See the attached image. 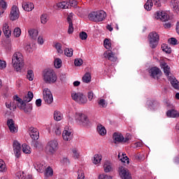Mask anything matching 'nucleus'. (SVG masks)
Segmentation results:
<instances>
[{
    "mask_svg": "<svg viewBox=\"0 0 179 179\" xmlns=\"http://www.w3.org/2000/svg\"><path fill=\"white\" fill-rule=\"evenodd\" d=\"M172 6L176 13H179V1L174 0L172 1Z\"/></svg>",
    "mask_w": 179,
    "mask_h": 179,
    "instance_id": "nucleus-36",
    "label": "nucleus"
},
{
    "mask_svg": "<svg viewBox=\"0 0 179 179\" xmlns=\"http://www.w3.org/2000/svg\"><path fill=\"white\" fill-rule=\"evenodd\" d=\"M41 22L42 24H45L48 22V15L47 14H42L41 16Z\"/></svg>",
    "mask_w": 179,
    "mask_h": 179,
    "instance_id": "nucleus-44",
    "label": "nucleus"
},
{
    "mask_svg": "<svg viewBox=\"0 0 179 179\" xmlns=\"http://www.w3.org/2000/svg\"><path fill=\"white\" fill-rule=\"evenodd\" d=\"M150 37V46L151 48H156L159 44V41L160 40V36L159 34L156 32H151L149 34Z\"/></svg>",
    "mask_w": 179,
    "mask_h": 179,
    "instance_id": "nucleus-6",
    "label": "nucleus"
},
{
    "mask_svg": "<svg viewBox=\"0 0 179 179\" xmlns=\"http://www.w3.org/2000/svg\"><path fill=\"white\" fill-rule=\"evenodd\" d=\"M166 115L171 118H178L179 113H178L177 110L172 109L167 111Z\"/></svg>",
    "mask_w": 179,
    "mask_h": 179,
    "instance_id": "nucleus-21",
    "label": "nucleus"
},
{
    "mask_svg": "<svg viewBox=\"0 0 179 179\" xmlns=\"http://www.w3.org/2000/svg\"><path fill=\"white\" fill-rule=\"evenodd\" d=\"M64 55L66 57H72V55H73V50L72 48H66L64 50Z\"/></svg>",
    "mask_w": 179,
    "mask_h": 179,
    "instance_id": "nucleus-45",
    "label": "nucleus"
},
{
    "mask_svg": "<svg viewBox=\"0 0 179 179\" xmlns=\"http://www.w3.org/2000/svg\"><path fill=\"white\" fill-rule=\"evenodd\" d=\"M155 18L157 19V20H162V22H167L169 19H170V16L167 13L163 10H158L155 13Z\"/></svg>",
    "mask_w": 179,
    "mask_h": 179,
    "instance_id": "nucleus-8",
    "label": "nucleus"
},
{
    "mask_svg": "<svg viewBox=\"0 0 179 179\" xmlns=\"http://www.w3.org/2000/svg\"><path fill=\"white\" fill-rule=\"evenodd\" d=\"M90 20L92 22H103L106 20V17H107V13L103 10L93 11L90 13L88 15Z\"/></svg>",
    "mask_w": 179,
    "mask_h": 179,
    "instance_id": "nucleus-2",
    "label": "nucleus"
},
{
    "mask_svg": "<svg viewBox=\"0 0 179 179\" xmlns=\"http://www.w3.org/2000/svg\"><path fill=\"white\" fill-rule=\"evenodd\" d=\"M6 68V62L0 59V69H5Z\"/></svg>",
    "mask_w": 179,
    "mask_h": 179,
    "instance_id": "nucleus-58",
    "label": "nucleus"
},
{
    "mask_svg": "<svg viewBox=\"0 0 179 179\" xmlns=\"http://www.w3.org/2000/svg\"><path fill=\"white\" fill-rule=\"evenodd\" d=\"M149 73L151 78H153V79H157V80H159V77L162 76V70L157 67H152L150 69Z\"/></svg>",
    "mask_w": 179,
    "mask_h": 179,
    "instance_id": "nucleus-12",
    "label": "nucleus"
},
{
    "mask_svg": "<svg viewBox=\"0 0 179 179\" xmlns=\"http://www.w3.org/2000/svg\"><path fill=\"white\" fill-rule=\"evenodd\" d=\"M99 179H113V178L108 175H99Z\"/></svg>",
    "mask_w": 179,
    "mask_h": 179,
    "instance_id": "nucleus-62",
    "label": "nucleus"
},
{
    "mask_svg": "<svg viewBox=\"0 0 179 179\" xmlns=\"http://www.w3.org/2000/svg\"><path fill=\"white\" fill-rule=\"evenodd\" d=\"M154 4L157 8L162 6V3H160V0H153Z\"/></svg>",
    "mask_w": 179,
    "mask_h": 179,
    "instance_id": "nucleus-63",
    "label": "nucleus"
},
{
    "mask_svg": "<svg viewBox=\"0 0 179 179\" xmlns=\"http://www.w3.org/2000/svg\"><path fill=\"white\" fill-rule=\"evenodd\" d=\"M0 171L1 173L6 171V165L5 164V162L2 159H0Z\"/></svg>",
    "mask_w": 179,
    "mask_h": 179,
    "instance_id": "nucleus-42",
    "label": "nucleus"
},
{
    "mask_svg": "<svg viewBox=\"0 0 179 179\" xmlns=\"http://www.w3.org/2000/svg\"><path fill=\"white\" fill-rule=\"evenodd\" d=\"M3 33L7 38H9V37H10L12 31H10V29H9V25H8L7 23H4L3 24Z\"/></svg>",
    "mask_w": 179,
    "mask_h": 179,
    "instance_id": "nucleus-18",
    "label": "nucleus"
},
{
    "mask_svg": "<svg viewBox=\"0 0 179 179\" xmlns=\"http://www.w3.org/2000/svg\"><path fill=\"white\" fill-rule=\"evenodd\" d=\"M28 33L33 40H36L37 38V36H38V31L36 29H29L28 31Z\"/></svg>",
    "mask_w": 179,
    "mask_h": 179,
    "instance_id": "nucleus-23",
    "label": "nucleus"
},
{
    "mask_svg": "<svg viewBox=\"0 0 179 179\" xmlns=\"http://www.w3.org/2000/svg\"><path fill=\"white\" fill-rule=\"evenodd\" d=\"M0 8H1L3 10H6V8H8V3H6V1L4 0H0Z\"/></svg>",
    "mask_w": 179,
    "mask_h": 179,
    "instance_id": "nucleus-49",
    "label": "nucleus"
},
{
    "mask_svg": "<svg viewBox=\"0 0 179 179\" xmlns=\"http://www.w3.org/2000/svg\"><path fill=\"white\" fill-rule=\"evenodd\" d=\"M58 150V141L57 140H51L46 144L45 152L49 156H53Z\"/></svg>",
    "mask_w": 179,
    "mask_h": 179,
    "instance_id": "nucleus-4",
    "label": "nucleus"
},
{
    "mask_svg": "<svg viewBox=\"0 0 179 179\" xmlns=\"http://www.w3.org/2000/svg\"><path fill=\"white\" fill-rule=\"evenodd\" d=\"M98 104L102 108H104L107 107V105L106 104V100H104V99H100L98 101Z\"/></svg>",
    "mask_w": 179,
    "mask_h": 179,
    "instance_id": "nucleus-55",
    "label": "nucleus"
},
{
    "mask_svg": "<svg viewBox=\"0 0 179 179\" xmlns=\"http://www.w3.org/2000/svg\"><path fill=\"white\" fill-rule=\"evenodd\" d=\"M13 148L15 157L19 159V157H20V155L22 154V147L20 143L17 142V141H14Z\"/></svg>",
    "mask_w": 179,
    "mask_h": 179,
    "instance_id": "nucleus-14",
    "label": "nucleus"
},
{
    "mask_svg": "<svg viewBox=\"0 0 179 179\" xmlns=\"http://www.w3.org/2000/svg\"><path fill=\"white\" fill-rule=\"evenodd\" d=\"M27 78L29 79V80H33V79H34V73H33V70H29L27 71Z\"/></svg>",
    "mask_w": 179,
    "mask_h": 179,
    "instance_id": "nucleus-46",
    "label": "nucleus"
},
{
    "mask_svg": "<svg viewBox=\"0 0 179 179\" xmlns=\"http://www.w3.org/2000/svg\"><path fill=\"white\" fill-rule=\"evenodd\" d=\"M78 179H85V173H83V171L82 170L78 171Z\"/></svg>",
    "mask_w": 179,
    "mask_h": 179,
    "instance_id": "nucleus-61",
    "label": "nucleus"
},
{
    "mask_svg": "<svg viewBox=\"0 0 179 179\" xmlns=\"http://www.w3.org/2000/svg\"><path fill=\"white\" fill-rule=\"evenodd\" d=\"M16 179H24V172L18 171L15 173Z\"/></svg>",
    "mask_w": 179,
    "mask_h": 179,
    "instance_id": "nucleus-48",
    "label": "nucleus"
},
{
    "mask_svg": "<svg viewBox=\"0 0 179 179\" xmlns=\"http://www.w3.org/2000/svg\"><path fill=\"white\" fill-rule=\"evenodd\" d=\"M22 8L26 12H31L34 9V4L30 2H24L22 3Z\"/></svg>",
    "mask_w": 179,
    "mask_h": 179,
    "instance_id": "nucleus-17",
    "label": "nucleus"
},
{
    "mask_svg": "<svg viewBox=\"0 0 179 179\" xmlns=\"http://www.w3.org/2000/svg\"><path fill=\"white\" fill-rule=\"evenodd\" d=\"M76 66H80L83 64V60L82 59H76L74 61Z\"/></svg>",
    "mask_w": 179,
    "mask_h": 179,
    "instance_id": "nucleus-54",
    "label": "nucleus"
},
{
    "mask_svg": "<svg viewBox=\"0 0 179 179\" xmlns=\"http://www.w3.org/2000/svg\"><path fill=\"white\" fill-rule=\"evenodd\" d=\"M83 82L85 83H90L92 81V76L90 73H86L82 78Z\"/></svg>",
    "mask_w": 179,
    "mask_h": 179,
    "instance_id": "nucleus-26",
    "label": "nucleus"
},
{
    "mask_svg": "<svg viewBox=\"0 0 179 179\" xmlns=\"http://www.w3.org/2000/svg\"><path fill=\"white\" fill-rule=\"evenodd\" d=\"M113 143L115 144L117 143H127L131 138L129 136H127V137H124L123 135H113Z\"/></svg>",
    "mask_w": 179,
    "mask_h": 179,
    "instance_id": "nucleus-11",
    "label": "nucleus"
},
{
    "mask_svg": "<svg viewBox=\"0 0 179 179\" xmlns=\"http://www.w3.org/2000/svg\"><path fill=\"white\" fill-rule=\"evenodd\" d=\"M72 152L73 153V157L74 159H79V152H78V149L73 148Z\"/></svg>",
    "mask_w": 179,
    "mask_h": 179,
    "instance_id": "nucleus-57",
    "label": "nucleus"
},
{
    "mask_svg": "<svg viewBox=\"0 0 179 179\" xmlns=\"http://www.w3.org/2000/svg\"><path fill=\"white\" fill-rule=\"evenodd\" d=\"M55 47L59 54H62L64 52L62 50V44L60 43H56Z\"/></svg>",
    "mask_w": 179,
    "mask_h": 179,
    "instance_id": "nucleus-43",
    "label": "nucleus"
},
{
    "mask_svg": "<svg viewBox=\"0 0 179 179\" xmlns=\"http://www.w3.org/2000/svg\"><path fill=\"white\" fill-rule=\"evenodd\" d=\"M71 97L74 101L79 104H86L87 103V98L83 94L74 92L71 94Z\"/></svg>",
    "mask_w": 179,
    "mask_h": 179,
    "instance_id": "nucleus-5",
    "label": "nucleus"
},
{
    "mask_svg": "<svg viewBox=\"0 0 179 179\" xmlns=\"http://www.w3.org/2000/svg\"><path fill=\"white\" fill-rule=\"evenodd\" d=\"M62 135H73V130L68 127L64 128Z\"/></svg>",
    "mask_w": 179,
    "mask_h": 179,
    "instance_id": "nucleus-38",
    "label": "nucleus"
},
{
    "mask_svg": "<svg viewBox=\"0 0 179 179\" xmlns=\"http://www.w3.org/2000/svg\"><path fill=\"white\" fill-rule=\"evenodd\" d=\"M104 58L110 61V62H117V57H115V54L111 50H106L103 53Z\"/></svg>",
    "mask_w": 179,
    "mask_h": 179,
    "instance_id": "nucleus-15",
    "label": "nucleus"
},
{
    "mask_svg": "<svg viewBox=\"0 0 179 179\" xmlns=\"http://www.w3.org/2000/svg\"><path fill=\"white\" fill-rule=\"evenodd\" d=\"M54 120L55 121H61L62 120V113L58 110L54 112Z\"/></svg>",
    "mask_w": 179,
    "mask_h": 179,
    "instance_id": "nucleus-33",
    "label": "nucleus"
},
{
    "mask_svg": "<svg viewBox=\"0 0 179 179\" xmlns=\"http://www.w3.org/2000/svg\"><path fill=\"white\" fill-rule=\"evenodd\" d=\"M177 40L176 39V38H171L169 39V44H171L172 45H177Z\"/></svg>",
    "mask_w": 179,
    "mask_h": 179,
    "instance_id": "nucleus-59",
    "label": "nucleus"
},
{
    "mask_svg": "<svg viewBox=\"0 0 179 179\" xmlns=\"http://www.w3.org/2000/svg\"><path fill=\"white\" fill-rule=\"evenodd\" d=\"M57 7L60 9H69V3L66 1H62L57 3Z\"/></svg>",
    "mask_w": 179,
    "mask_h": 179,
    "instance_id": "nucleus-25",
    "label": "nucleus"
},
{
    "mask_svg": "<svg viewBox=\"0 0 179 179\" xmlns=\"http://www.w3.org/2000/svg\"><path fill=\"white\" fill-rule=\"evenodd\" d=\"M34 169H36V170L39 173H43V171H44V165H43L40 162H36L35 164H34Z\"/></svg>",
    "mask_w": 179,
    "mask_h": 179,
    "instance_id": "nucleus-24",
    "label": "nucleus"
},
{
    "mask_svg": "<svg viewBox=\"0 0 179 179\" xmlns=\"http://www.w3.org/2000/svg\"><path fill=\"white\" fill-rule=\"evenodd\" d=\"M26 52H33V48L30 44H27L24 47Z\"/></svg>",
    "mask_w": 179,
    "mask_h": 179,
    "instance_id": "nucleus-52",
    "label": "nucleus"
},
{
    "mask_svg": "<svg viewBox=\"0 0 179 179\" xmlns=\"http://www.w3.org/2000/svg\"><path fill=\"white\" fill-rule=\"evenodd\" d=\"M76 120L80 121V122H81L85 127H86V125H89V120L87 119V116L83 113H76Z\"/></svg>",
    "mask_w": 179,
    "mask_h": 179,
    "instance_id": "nucleus-13",
    "label": "nucleus"
},
{
    "mask_svg": "<svg viewBox=\"0 0 179 179\" xmlns=\"http://www.w3.org/2000/svg\"><path fill=\"white\" fill-rule=\"evenodd\" d=\"M43 78L45 83H55L57 82V74L51 69H45L43 72Z\"/></svg>",
    "mask_w": 179,
    "mask_h": 179,
    "instance_id": "nucleus-3",
    "label": "nucleus"
},
{
    "mask_svg": "<svg viewBox=\"0 0 179 179\" xmlns=\"http://www.w3.org/2000/svg\"><path fill=\"white\" fill-rule=\"evenodd\" d=\"M7 125L12 134L17 132V129L15 127V122L12 119L7 120Z\"/></svg>",
    "mask_w": 179,
    "mask_h": 179,
    "instance_id": "nucleus-16",
    "label": "nucleus"
},
{
    "mask_svg": "<svg viewBox=\"0 0 179 179\" xmlns=\"http://www.w3.org/2000/svg\"><path fill=\"white\" fill-rule=\"evenodd\" d=\"M79 37L81 40H86L87 38V34L85 31H82L80 33Z\"/></svg>",
    "mask_w": 179,
    "mask_h": 179,
    "instance_id": "nucleus-56",
    "label": "nucleus"
},
{
    "mask_svg": "<svg viewBox=\"0 0 179 179\" xmlns=\"http://www.w3.org/2000/svg\"><path fill=\"white\" fill-rule=\"evenodd\" d=\"M122 157H121L120 154L118 155V159L121 160L122 163H127V164H129V158H128L125 154H122Z\"/></svg>",
    "mask_w": 179,
    "mask_h": 179,
    "instance_id": "nucleus-30",
    "label": "nucleus"
},
{
    "mask_svg": "<svg viewBox=\"0 0 179 179\" xmlns=\"http://www.w3.org/2000/svg\"><path fill=\"white\" fill-rule=\"evenodd\" d=\"M162 68H163L165 75L169 76V75H170V67L169 65H167L166 63H163L162 64Z\"/></svg>",
    "mask_w": 179,
    "mask_h": 179,
    "instance_id": "nucleus-34",
    "label": "nucleus"
},
{
    "mask_svg": "<svg viewBox=\"0 0 179 179\" xmlns=\"http://www.w3.org/2000/svg\"><path fill=\"white\" fill-rule=\"evenodd\" d=\"M33 97H34L33 92L29 91L28 92L25 98H24V101H25L26 103H29V101H31V100H33Z\"/></svg>",
    "mask_w": 179,
    "mask_h": 179,
    "instance_id": "nucleus-29",
    "label": "nucleus"
},
{
    "mask_svg": "<svg viewBox=\"0 0 179 179\" xmlns=\"http://www.w3.org/2000/svg\"><path fill=\"white\" fill-rule=\"evenodd\" d=\"M54 65L55 68L59 69V68H61V66H62V60L59 58L55 59L54 62Z\"/></svg>",
    "mask_w": 179,
    "mask_h": 179,
    "instance_id": "nucleus-41",
    "label": "nucleus"
},
{
    "mask_svg": "<svg viewBox=\"0 0 179 179\" xmlns=\"http://www.w3.org/2000/svg\"><path fill=\"white\" fill-rule=\"evenodd\" d=\"M62 138L64 139V141H71L72 138H73V136L72 135H62Z\"/></svg>",
    "mask_w": 179,
    "mask_h": 179,
    "instance_id": "nucleus-60",
    "label": "nucleus"
},
{
    "mask_svg": "<svg viewBox=\"0 0 179 179\" xmlns=\"http://www.w3.org/2000/svg\"><path fill=\"white\" fill-rule=\"evenodd\" d=\"M103 159V157H101V155H95L94 156V161L93 163L94 164H99V163H100V162H101V159Z\"/></svg>",
    "mask_w": 179,
    "mask_h": 179,
    "instance_id": "nucleus-40",
    "label": "nucleus"
},
{
    "mask_svg": "<svg viewBox=\"0 0 179 179\" xmlns=\"http://www.w3.org/2000/svg\"><path fill=\"white\" fill-rule=\"evenodd\" d=\"M103 45L106 50H111V42L110 41V39L105 38L103 41Z\"/></svg>",
    "mask_w": 179,
    "mask_h": 179,
    "instance_id": "nucleus-39",
    "label": "nucleus"
},
{
    "mask_svg": "<svg viewBox=\"0 0 179 179\" xmlns=\"http://www.w3.org/2000/svg\"><path fill=\"white\" fill-rule=\"evenodd\" d=\"M97 131L99 132V135H106V134H107V130H106V127H104L101 124L97 127Z\"/></svg>",
    "mask_w": 179,
    "mask_h": 179,
    "instance_id": "nucleus-31",
    "label": "nucleus"
},
{
    "mask_svg": "<svg viewBox=\"0 0 179 179\" xmlns=\"http://www.w3.org/2000/svg\"><path fill=\"white\" fill-rule=\"evenodd\" d=\"M20 110H24V113L28 114L29 113H31L33 108L31 106H24L22 108H20Z\"/></svg>",
    "mask_w": 179,
    "mask_h": 179,
    "instance_id": "nucleus-53",
    "label": "nucleus"
},
{
    "mask_svg": "<svg viewBox=\"0 0 179 179\" xmlns=\"http://www.w3.org/2000/svg\"><path fill=\"white\" fill-rule=\"evenodd\" d=\"M162 51H164L166 54H171V48L169 47L167 44L162 45Z\"/></svg>",
    "mask_w": 179,
    "mask_h": 179,
    "instance_id": "nucleus-37",
    "label": "nucleus"
},
{
    "mask_svg": "<svg viewBox=\"0 0 179 179\" xmlns=\"http://www.w3.org/2000/svg\"><path fill=\"white\" fill-rule=\"evenodd\" d=\"M69 23V29H68V34H72L73 33V24L72 23V15H69L66 19Z\"/></svg>",
    "mask_w": 179,
    "mask_h": 179,
    "instance_id": "nucleus-19",
    "label": "nucleus"
},
{
    "mask_svg": "<svg viewBox=\"0 0 179 179\" xmlns=\"http://www.w3.org/2000/svg\"><path fill=\"white\" fill-rule=\"evenodd\" d=\"M12 64L17 72L21 71L22 68H23V65H24L23 55L20 52H15L12 57Z\"/></svg>",
    "mask_w": 179,
    "mask_h": 179,
    "instance_id": "nucleus-1",
    "label": "nucleus"
},
{
    "mask_svg": "<svg viewBox=\"0 0 179 179\" xmlns=\"http://www.w3.org/2000/svg\"><path fill=\"white\" fill-rule=\"evenodd\" d=\"M54 176V170L51 166H48L45 171V177H52Z\"/></svg>",
    "mask_w": 179,
    "mask_h": 179,
    "instance_id": "nucleus-27",
    "label": "nucleus"
},
{
    "mask_svg": "<svg viewBox=\"0 0 179 179\" xmlns=\"http://www.w3.org/2000/svg\"><path fill=\"white\" fill-rule=\"evenodd\" d=\"M153 7V1L152 0H148L144 5V8L146 10H151Z\"/></svg>",
    "mask_w": 179,
    "mask_h": 179,
    "instance_id": "nucleus-35",
    "label": "nucleus"
},
{
    "mask_svg": "<svg viewBox=\"0 0 179 179\" xmlns=\"http://www.w3.org/2000/svg\"><path fill=\"white\" fill-rule=\"evenodd\" d=\"M67 2L69 3V8L72 7L75 8V6H78V1L76 0H69Z\"/></svg>",
    "mask_w": 179,
    "mask_h": 179,
    "instance_id": "nucleus-47",
    "label": "nucleus"
},
{
    "mask_svg": "<svg viewBox=\"0 0 179 179\" xmlns=\"http://www.w3.org/2000/svg\"><path fill=\"white\" fill-rule=\"evenodd\" d=\"M43 100L47 104H51L54 101V98L52 97V94L48 88H45L43 92Z\"/></svg>",
    "mask_w": 179,
    "mask_h": 179,
    "instance_id": "nucleus-9",
    "label": "nucleus"
},
{
    "mask_svg": "<svg viewBox=\"0 0 179 179\" xmlns=\"http://www.w3.org/2000/svg\"><path fill=\"white\" fill-rule=\"evenodd\" d=\"M20 16V12L19 11V8L13 5L11 7V10L9 15L10 20H12L13 22L15 20H17V18Z\"/></svg>",
    "mask_w": 179,
    "mask_h": 179,
    "instance_id": "nucleus-7",
    "label": "nucleus"
},
{
    "mask_svg": "<svg viewBox=\"0 0 179 179\" xmlns=\"http://www.w3.org/2000/svg\"><path fill=\"white\" fill-rule=\"evenodd\" d=\"M13 33L15 37H20V34H22V30L20 29V28L17 27L14 29Z\"/></svg>",
    "mask_w": 179,
    "mask_h": 179,
    "instance_id": "nucleus-50",
    "label": "nucleus"
},
{
    "mask_svg": "<svg viewBox=\"0 0 179 179\" xmlns=\"http://www.w3.org/2000/svg\"><path fill=\"white\" fill-rule=\"evenodd\" d=\"M28 134L29 135H40V132L37 128L29 127L28 129Z\"/></svg>",
    "mask_w": 179,
    "mask_h": 179,
    "instance_id": "nucleus-32",
    "label": "nucleus"
},
{
    "mask_svg": "<svg viewBox=\"0 0 179 179\" xmlns=\"http://www.w3.org/2000/svg\"><path fill=\"white\" fill-rule=\"evenodd\" d=\"M30 136L33 141H38V139L40 138V135H31Z\"/></svg>",
    "mask_w": 179,
    "mask_h": 179,
    "instance_id": "nucleus-64",
    "label": "nucleus"
},
{
    "mask_svg": "<svg viewBox=\"0 0 179 179\" xmlns=\"http://www.w3.org/2000/svg\"><path fill=\"white\" fill-rule=\"evenodd\" d=\"M14 100L15 101H17V107L19 108H24V106H26V103H24V99L22 101L21 98L17 96V95L14 96Z\"/></svg>",
    "mask_w": 179,
    "mask_h": 179,
    "instance_id": "nucleus-20",
    "label": "nucleus"
},
{
    "mask_svg": "<svg viewBox=\"0 0 179 179\" xmlns=\"http://www.w3.org/2000/svg\"><path fill=\"white\" fill-rule=\"evenodd\" d=\"M171 83L173 87H174V89H176V90L179 89V83L177 80H172L171 81Z\"/></svg>",
    "mask_w": 179,
    "mask_h": 179,
    "instance_id": "nucleus-51",
    "label": "nucleus"
},
{
    "mask_svg": "<svg viewBox=\"0 0 179 179\" xmlns=\"http://www.w3.org/2000/svg\"><path fill=\"white\" fill-rule=\"evenodd\" d=\"M119 175L122 179H132L129 170L124 166L119 167Z\"/></svg>",
    "mask_w": 179,
    "mask_h": 179,
    "instance_id": "nucleus-10",
    "label": "nucleus"
},
{
    "mask_svg": "<svg viewBox=\"0 0 179 179\" xmlns=\"http://www.w3.org/2000/svg\"><path fill=\"white\" fill-rule=\"evenodd\" d=\"M22 152L24 153H26L27 155H30V153H31V150L30 146H29L26 143L22 144Z\"/></svg>",
    "mask_w": 179,
    "mask_h": 179,
    "instance_id": "nucleus-28",
    "label": "nucleus"
},
{
    "mask_svg": "<svg viewBox=\"0 0 179 179\" xmlns=\"http://www.w3.org/2000/svg\"><path fill=\"white\" fill-rule=\"evenodd\" d=\"M103 169L105 173H110L113 171V167H111V163L108 161H106L103 164Z\"/></svg>",
    "mask_w": 179,
    "mask_h": 179,
    "instance_id": "nucleus-22",
    "label": "nucleus"
}]
</instances>
